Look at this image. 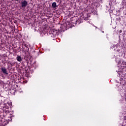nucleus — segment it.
<instances>
[{
    "instance_id": "nucleus-1",
    "label": "nucleus",
    "mask_w": 126,
    "mask_h": 126,
    "mask_svg": "<svg viewBox=\"0 0 126 126\" xmlns=\"http://www.w3.org/2000/svg\"><path fill=\"white\" fill-rule=\"evenodd\" d=\"M0 122H1V124H2V125H3V126L6 125V123H5V120H4V115H3V113H2V115H0Z\"/></svg>"
},
{
    "instance_id": "nucleus-2",
    "label": "nucleus",
    "mask_w": 126,
    "mask_h": 126,
    "mask_svg": "<svg viewBox=\"0 0 126 126\" xmlns=\"http://www.w3.org/2000/svg\"><path fill=\"white\" fill-rule=\"evenodd\" d=\"M63 32V30L59 29L58 31L56 29H53L52 31V33L53 35H56L58 34V32H59V33H61V32Z\"/></svg>"
},
{
    "instance_id": "nucleus-3",
    "label": "nucleus",
    "mask_w": 126,
    "mask_h": 126,
    "mask_svg": "<svg viewBox=\"0 0 126 126\" xmlns=\"http://www.w3.org/2000/svg\"><path fill=\"white\" fill-rule=\"evenodd\" d=\"M1 72H2L3 74H5V75H7L8 74V72H7V70L5 67H1Z\"/></svg>"
},
{
    "instance_id": "nucleus-4",
    "label": "nucleus",
    "mask_w": 126,
    "mask_h": 126,
    "mask_svg": "<svg viewBox=\"0 0 126 126\" xmlns=\"http://www.w3.org/2000/svg\"><path fill=\"white\" fill-rule=\"evenodd\" d=\"M28 4V2L27 0H24L22 2V7L23 8H25V7H26Z\"/></svg>"
},
{
    "instance_id": "nucleus-5",
    "label": "nucleus",
    "mask_w": 126,
    "mask_h": 126,
    "mask_svg": "<svg viewBox=\"0 0 126 126\" xmlns=\"http://www.w3.org/2000/svg\"><path fill=\"white\" fill-rule=\"evenodd\" d=\"M16 60L18 62H22V58L20 56H18L16 57Z\"/></svg>"
},
{
    "instance_id": "nucleus-6",
    "label": "nucleus",
    "mask_w": 126,
    "mask_h": 126,
    "mask_svg": "<svg viewBox=\"0 0 126 126\" xmlns=\"http://www.w3.org/2000/svg\"><path fill=\"white\" fill-rule=\"evenodd\" d=\"M52 6L53 8H56L57 7V3L56 2L52 3Z\"/></svg>"
},
{
    "instance_id": "nucleus-7",
    "label": "nucleus",
    "mask_w": 126,
    "mask_h": 126,
    "mask_svg": "<svg viewBox=\"0 0 126 126\" xmlns=\"http://www.w3.org/2000/svg\"><path fill=\"white\" fill-rule=\"evenodd\" d=\"M123 81H121L120 84L125 86V85H126V82H125L124 83V82Z\"/></svg>"
},
{
    "instance_id": "nucleus-8",
    "label": "nucleus",
    "mask_w": 126,
    "mask_h": 126,
    "mask_svg": "<svg viewBox=\"0 0 126 126\" xmlns=\"http://www.w3.org/2000/svg\"><path fill=\"white\" fill-rule=\"evenodd\" d=\"M24 47H25L27 49H28V45L25 44H24Z\"/></svg>"
},
{
    "instance_id": "nucleus-9",
    "label": "nucleus",
    "mask_w": 126,
    "mask_h": 126,
    "mask_svg": "<svg viewBox=\"0 0 126 126\" xmlns=\"http://www.w3.org/2000/svg\"><path fill=\"white\" fill-rule=\"evenodd\" d=\"M78 22H79L80 23H81V21H80V20H79L78 21Z\"/></svg>"
},
{
    "instance_id": "nucleus-10",
    "label": "nucleus",
    "mask_w": 126,
    "mask_h": 126,
    "mask_svg": "<svg viewBox=\"0 0 126 126\" xmlns=\"http://www.w3.org/2000/svg\"><path fill=\"white\" fill-rule=\"evenodd\" d=\"M56 1H57V2H59V1H60V0H56Z\"/></svg>"
},
{
    "instance_id": "nucleus-11",
    "label": "nucleus",
    "mask_w": 126,
    "mask_h": 126,
    "mask_svg": "<svg viewBox=\"0 0 126 126\" xmlns=\"http://www.w3.org/2000/svg\"><path fill=\"white\" fill-rule=\"evenodd\" d=\"M120 33H122V30H120Z\"/></svg>"
},
{
    "instance_id": "nucleus-12",
    "label": "nucleus",
    "mask_w": 126,
    "mask_h": 126,
    "mask_svg": "<svg viewBox=\"0 0 126 126\" xmlns=\"http://www.w3.org/2000/svg\"><path fill=\"white\" fill-rule=\"evenodd\" d=\"M16 0V1H18V0Z\"/></svg>"
},
{
    "instance_id": "nucleus-13",
    "label": "nucleus",
    "mask_w": 126,
    "mask_h": 126,
    "mask_svg": "<svg viewBox=\"0 0 126 126\" xmlns=\"http://www.w3.org/2000/svg\"><path fill=\"white\" fill-rule=\"evenodd\" d=\"M23 51H24V48H23Z\"/></svg>"
},
{
    "instance_id": "nucleus-14",
    "label": "nucleus",
    "mask_w": 126,
    "mask_h": 126,
    "mask_svg": "<svg viewBox=\"0 0 126 126\" xmlns=\"http://www.w3.org/2000/svg\"><path fill=\"white\" fill-rule=\"evenodd\" d=\"M84 20H86V19H84Z\"/></svg>"
}]
</instances>
